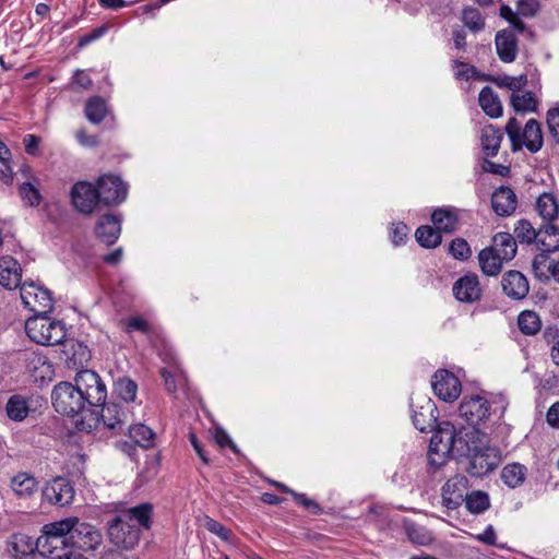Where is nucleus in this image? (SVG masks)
Returning a JSON list of instances; mask_svg holds the SVG:
<instances>
[{
    "label": "nucleus",
    "instance_id": "1",
    "mask_svg": "<svg viewBox=\"0 0 559 559\" xmlns=\"http://www.w3.org/2000/svg\"><path fill=\"white\" fill-rule=\"evenodd\" d=\"M106 397V385L96 372L88 369L79 371L74 383L64 381L56 384L51 393L56 412L69 417L87 412L98 415Z\"/></svg>",
    "mask_w": 559,
    "mask_h": 559
},
{
    "label": "nucleus",
    "instance_id": "2",
    "mask_svg": "<svg viewBox=\"0 0 559 559\" xmlns=\"http://www.w3.org/2000/svg\"><path fill=\"white\" fill-rule=\"evenodd\" d=\"M153 523V506L148 502L122 509L107 522L109 542L122 550L133 549L140 542L143 531Z\"/></svg>",
    "mask_w": 559,
    "mask_h": 559
},
{
    "label": "nucleus",
    "instance_id": "3",
    "mask_svg": "<svg viewBox=\"0 0 559 559\" xmlns=\"http://www.w3.org/2000/svg\"><path fill=\"white\" fill-rule=\"evenodd\" d=\"M498 411L497 418L501 419L506 411L502 400L490 403L479 395L464 397L459 407V415L471 426V430L464 435L465 438L481 436L484 432L480 431V427L485 426Z\"/></svg>",
    "mask_w": 559,
    "mask_h": 559
},
{
    "label": "nucleus",
    "instance_id": "4",
    "mask_svg": "<svg viewBox=\"0 0 559 559\" xmlns=\"http://www.w3.org/2000/svg\"><path fill=\"white\" fill-rule=\"evenodd\" d=\"M465 444L471 457L468 472L473 476L483 477L497 468L501 461L500 452L488 444L487 433L466 438Z\"/></svg>",
    "mask_w": 559,
    "mask_h": 559
},
{
    "label": "nucleus",
    "instance_id": "5",
    "mask_svg": "<svg viewBox=\"0 0 559 559\" xmlns=\"http://www.w3.org/2000/svg\"><path fill=\"white\" fill-rule=\"evenodd\" d=\"M506 132L511 141L512 150L518 151L525 146L531 153L538 152L544 143L540 123L535 119H530L523 130L521 122L515 118H510Z\"/></svg>",
    "mask_w": 559,
    "mask_h": 559
},
{
    "label": "nucleus",
    "instance_id": "6",
    "mask_svg": "<svg viewBox=\"0 0 559 559\" xmlns=\"http://www.w3.org/2000/svg\"><path fill=\"white\" fill-rule=\"evenodd\" d=\"M25 332L32 341L46 346L57 345L66 336L63 324L45 314H37L27 319Z\"/></svg>",
    "mask_w": 559,
    "mask_h": 559
},
{
    "label": "nucleus",
    "instance_id": "7",
    "mask_svg": "<svg viewBox=\"0 0 559 559\" xmlns=\"http://www.w3.org/2000/svg\"><path fill=\"white\" fill-rule=\"evenodd\" d=\"M413 424L421 432L432 430L437 426L438 409L435 402L425 394L411 397Z\"/></svg>",
    "mask_w": 559,
    "mask_h": 559
},
{
    "label": "nucleus",
    "instance_id": "8",
    "mask_svg": "<svg viewBox=\"0 0 559 559\" xmlns=\"http://www.w3.org/2000/svg\"><path fill=\"white\" fill-rule=\"evenodd\" d=\"M461 442L462 438L457 437L453 430H444L433 435L428 451V463L435 468L441 467L445 463V455Z\"/></svg>",
    "mask_w": 559,
    "mask_h": 559
},
{
    "label": "nucleus",
    "instance_id": "9",
    "mask_svg": "<svg viewBox=\"0 0 559 559\" xmlns=\"http://www.w3.org/2000/svg\"><path fill=\"white\" fill-rule=\"evenodd\" d=\"M100 417L97 419L98 424H103V426L114 433L124 432L127 427H129V423L133 420V414L129 408H126L116 403L105 404V402L99 406Z\"/></svg>",
    "mask_w": 559,
    "mask_h": 559
},
{
    "label": "nucleus",
    "instance_id": "10",
    "mask_svg": "<svg viewBox=\"0 0 559 559\" xmlns=\"http://www.w3.org/2000/svg\"><path fill=\"white\" fill-rule=\"evenodd\" d=\"M21 299L25 308L36 314H46L52 309L49 290L34 283H24L21 286Z\"/></svg>",
    "mask_w": 559,
    "mask_h": 559
},
{
    "label": "nucleus",
    "instance_id": "11",
    "mask_svg": "<svg viewBox=\"0 0 559 559\" xmlns=\"http://www.w3.org/2000/svg\"><path fill=\"white\" fill-rule=\"evenodd\" d=\"M97 190L100 203L116 205L127 198L128 188L120 177L106 174L97 179Z\"/></svg>",
    "mask_w": 559,
    "mask_h": 559
},
{
    "label": "nucleus",
    "instance_id": "12",
    "mask_svg": "<svg viewBox=\"0 0 559 559\" xmlns=\"http://www.w3.org/2000/svg\"><path fill=\"white\" fill-rule=\"evenodd\" d=\"M41 495L49 504L67 507L73 502L75 491L69 479L59 476L46 483Z\"/></svg>",
    "mask_w": 559,
    "mask_h": 559
},
{
    "label": "nucleus",
    "instance_id": "13",
    "mask_svg": "<svg viewBox=\"0 0 559 559\" xmlns=\"http://www.w3.org/2000/svg\"><path fill=\"white\" fill-rule=\"evenodd\" d=\"M73 206L83 214H92L100 203L97 186L88 181H78L70 192Z\"/></svg>",
    "mask_w": 559,
    "mask_h": 559
},
{
    "label": "nucleus",
    "instance_id": "14",
    "mask_svg": "<svg viewBox=\"0 0 559 559\" xmlns=\"http://www.w3.org/2000/svg\"><path fill=\"white\" fill-rule=\"evenodd\" d=\"M539 9V0H518L516 11H513L509 5H501L500 16L508 21L516 32L523 33L525 31V24L521 20V16L533 17L538 13Z\"/></svg>",
    "mask_w": 559,
    "mask_h": 559
},
{
    "label": "nucleus",
    "instance_id": "15",
    "mask_svg": "<svg viewBox=\"0 0 559 559\" xmlns=\"http://www.w3.org/2000/svg\"><path fill=\"white\" fill-rule=\"evenodd\" d=\"M71 537V548L85 551L96 550L103 542L99 530L92 524L80 521L79 518Z\"/></svg>",
    "mask_w": 559,
    "mask_h": 559
},
{
    "label": "nucleus",
    "instance_id": "16",
    "mask_svg": "<svg viewBox=\"0 0 559 559\" xmlns=\"http://www.w3.org/2000/svg\"><path fill=\"white\" fill-rule=\"evenodd\" d=\"M431 386L435 394L444 402H453L461 394V382L450 371L440 369L435 372Z\"/></svg>",
    "mask_w": 559,
    "mask_h": 559
},
{
    "label": "nucleus",
    "instance_id": "17",
    "mask_svg": "<svg viewBox=\"0 0 559 559\" xmlns=\"http://www.w3.org/2000/svg\"><path fill=\"white\" fill-rule=\"evenodd\" d=\"M468 489V479L464 475H455L448 479L442 487V500L447 508L456 509L465 501Z\"/></svg>",
    "mask_w": 559,
    "mask_h": 559
},
{
    "label": "nucleus",
    "instance_id": "18",
    "mask_svg": "<svg viewBox=\"0 0 559 559\" xmlns=\"http://www.w3.org/2000/svg\"><path fill=\"white\" fill-rule=\"evenodd\" d=\"M453 295L460 302L472 304L480 299L481 288L476 274H466L453 285Z\"/></svg>",
    "mask_w": 559,
    "mask_h": 559
},
{
    "label": "nucleus",
    "instance_id": "19",
    "mask_svg": "<svg viewBox=\"0 0 559 559\" xmlns=\"http://www.w3.org/2000/svg\"><path fill=\"white\" fill-rule=\"evenodd\" d=\"M502 289L504 294L515 300L523 299L530 292L527 278L519 271H509L502 277Z\"/></svg>",
    "mask_w": 559,
    "mask_h": 559
},
{
    "label": "nucleus",
    "instance_id": "20",
    "mask_svg": "<svg viewBox=\"0 0 559 559\" xmlns=\"http://www.w3.org/2000/svg\"><path fill=\"white\" fill-rule=\"evenodd\" d=\"M496 51L504 63H511L518 56V39L511 29H501L495 37Z\"/></svg>",
    "mask_w": 559,
    "mask_h": 559
},
{
    "label": "nucleus",
    "instance_id": "21",
    "mask_svg": "<svg viewBox=\"0 0 559 559\" xmlns=\"http://www.w3.org/2000/svg\"><path fill=\"white\" fill-rule=\"evenodd\" d=\"M121 231V221L118 216L106 214L97 221L95 233L106 245H112Z\"/></svg>",
    "mask_w": 559,
    "mask_h": 559
},
{
    "label": "nucleus",
    "instance_id": "22",
    "mask_svg": "<svg viewBox=\"0 0 559 559\" xmlns=\"http://www.w3.org/2000/svg\"><path fill=\"white\" fill-rule=\"evenodd\" d=\"M22 278V269L19 262L11 257L0 259V285L7 289H13L20 286Z\"/></svg>",
    "mask_w": 559,
    "mask_h": 559
},
{
    "label": "nucleus",
    "instance_id": "23",
    "mask_svg": "<svg viewBox=\"0 0 559 559\" xmlns=\"http://www.w3.org/2000/svg\"><path fill=\"white\" fill-rule=\"evenodd\" d=\"M491 206L500 216L511 215L516 209V195L511 188L500 187L492 193Z\"/></svg>",
    "mask_w": 559,
    "mask_h": 559
},
{
    "label": "nucleus",
    "instance_id": "24",
    "mask_svg": "<svg viewBox=\"0 0 559 559\" xmlns=\"http://www.w3.org/2000/svg\"><path fill=\"white\" fill-rule=\"evenodd\" d=\"M485 249H489L506 262L511 261L516 254V241L509 233H498L492 238V243Z\"/></svg>",
    "mask_w": 559,
    "mask_h": 559
},
{
    "label": "nucleus",
    "instance_id": "25",
    "mask_svg": "<svg viewBox=\"0 0 559 559\" xmlns=\"http://www.w3.org/2000/svg\"><path fill=\"white\" fill-rule=\"evenodd\" d=\"M431 221L440 233H453L459 225V214L453 207H439L431 214Z\"/></svg>",
    "mask_w": 559,
    "mask_h": 559
},
{
    "label": "nucleus",
    "instance_id": "26",
    "mask_svg": "<svg viewBox=\"0 0 559 559\" xmlns=\"http://www.w3.org/2000/svg\"><path fill=\"white\" fill-rule=\"evenodd\" d=\"M536 245L543 252L559 250V229L552 223H544L537 230Z\"/></svg>",
    "mask_w": 559,
    "mask_h": 559
},
{
    "label": "nucleus",
    "instance_id": "27",
    "mask_svg": "<svg viewBox=\"0 0 559 559\" xmlns=\"http://www.w3.org/2000/svg\"><path fill=\"white\" fill-rule=\"evenodd\" d=\"M37 548L44 556L57 559L56 555H63L64 549L71 548V545L62 538L53 536V534L44 533L37 539Z\"/></svg>",
    "mask_w": 559,
    "mask_h": 559
},
{
    "label": "nucleus",
    "instance_id": "28",
    "mask_svg": "<svg viewBox=\"0 0 559 559\" xmlns=\"http://www.w3.org/2000/svg\"><path fill=\"white\" fill-rule=\"evenodd\" d=\"M503 139L502 132L492 124L485 126L481 129L480 142L486 156L493 157L498 154L501 141Z\"/></svg>",
    "mask_w": 559,
    "mask_h": 559
},
{
    "label": "nucleus",
    "instance_id": "29",
    "mask_svg": "<svg viewBox=\"0 0 559 559\" xmlns=\"http://www.w3.org/2000/svg\"><path fill=\"white\" fill-rule=\"evenodd\" d=\"M536 210L545 223H552L558 218L559 204L552 193L545 192L536 201Z\"/></svg>",
    "mask_w": 559,
    "mask_h": 559
},
{
    "label": "nucleus",
    "instance_id": "30",
    "mask_svg": "<svg viewBox=\"0 0 559 559\" xmlns=\"http://www.w3.org/2000/svg\"><path fill=\"white\" fill-rule=\"evenodd\" d=\"M479 106L491 118H499L502 115V104L491 87L485 86L478 97Z\"/></svg>",
    "mask_w": 559,
    "mask_h": 559
},
{
    "label": "nucleus",
    "instance_id": "31",
    "mask_svg": "<svg viewBox=\"0 0 559 559\" xmlns=\"http://www.w3.org/2000/svg\"><path fill=\"white\" fill-rule=\"evenodd\" d=\"M5 413L13 421H23L29 413L28 400L20 394L9 397L5 404Z\"/></svg>",
    "mask_w": 559,
    "mask_h": 559
},
{
    "label": "nucleus",
    "instance_id": "32",
    "mask_svg": "<svg viewBox=\"0 0 559 559\" xmlns=\"http://www.w3.org/2000/svg\"><path fill=\"white\" fill-rule=\"evenodd\" d=\"M478 262L481 272L487 276H497L501 272L503 263H506L489 249H483L478 253Z\"/></svg>",
    "mask_w": 559,
    "mask_h": 559
},
{
    "label": "nucleus",
    "instance_id": "33",
    "mask_svg": "<svg viewBox=\"0 0 559 559\" xmlns=\"http://www.w3.org/2000/svg\"><path fill=\"white\" fill-rule=\"evenodd\" d=\"M403 527L408 539L413 544L426 546L432 543L433 536L430 531H428L425 526H421L414 521L405 519L403 521Z\"/></svg>",
    "mask_w": 559,
    "mask_h": 559
},
{
    "label": "nucleus",
    "instance_id": "34",
    "mask_svg": "<svg viewBox=\"0 0 559 559\" xmlns=\"http://www.w3.org/2000/svg\"><path fill=\"white\" fill-rule=\"evenodd\" d=\"M78 523V518L71 516L60 521H56L44 526V533L53 534V536L62 538L63 540L70 543L71 535L74 531L75 524Z\"/></svg>",
    "mask_w": 559,
    "mask_h": 559
},
{
    "label": "nucleus",
    "instance_id": "35",
    "mask_svg": "<svg viewBox=\"0 0 559 559\" xmlns=\"http://www.w3.org/2000/svg\"><path fill=\"white\" fill-rule=\"evenodd\" d=\"M84 112L90 122L99 124L107 116V104L100 96H93L86 102Z\"/></svg>",
    "mask_w": 559,
    "mask_h": 559
},
{
    "label": "nucleus",
    "instance_id": "36",
    "mask_svg": "<svg viewBox=\"0 0 559 559\" xmlns=\"http://www.w3.org/2000/svg\"><path fill=\"white\" fill-rule=\"evenodd\" d=\"M38 483L27 473H19L11 479V488L19 497H28L35 492Z\"/></svg>",
    "mask_w": 559,
    "mask_h": 559
},
{
    "label": "nucleus",
    "instance_id": "37",
    "mask_svg": "<svg viewBox=\"0 0 559 559\" xmlns=\"http://www.w3.org/2000/svg\"><path fill=\"white\" fill-rule=\"evenodd\" d=\"M526 476V467L520 463L506 465L501 471V479L510 488H516L523 484Z\"/></svg>",
    "mask_w": 559,
    "mask_h": 559
},
{
    "label": "nucleus",
    "instance_id": "38",
    "mask_svg": "<svg viewBox=\"0 0 559 559\" xmlns=\"http://www.w3.org/2000/svg\"><path fill=\"white\" fill-rule=\"evenodd\" d=\"M126 431H128L130 438L139 445L143 448H150L153 444L154 432L153 430L143 425H132L129 423V427H127Z\"/></svg>",
    "mask_w": 559,
    "mask_h": 559
},
{
    "label": "nucleus",
    "instance_id": "39",
    "mask_svg": "<svg viewBox=\"0 0 559 559\" xmlns=\"http://www.w3.org/2000/svg\"><path fill=\"white\" fill-rule=\"evenodd\" d=\"M417 242L424 248H436L442 241L441 233L431 226H420L415 233Z\"/></svg>",
    "mask_w": 559,
    "mask_h": 559
},
{
    "label": "nucleus",
    "instance_id": "40",
    "mask_svg": "<svg viewBox=\"0 0 559 559\" xmlns=\"http://www.w3.org/2000/svg\"><path fill=\"white\" fill-rule=\"evenodd\" d=\"M518 325L522 333L526 335H534L540 330V319L534 311H523L518 318Z\"/></svg>",
    "mask_w": 559,
    "mask_h": 559
},
{
    "label": "nucleus",
    "instance_id": "41",
    "mask_svg": "<svg viewBox=\"0 0 559 559\" xmlns=\"http://www.w3.org/2000/svg\"><path fill=\"white\" fill-rule=\"evenodd\" d=\"M115 392L122 401L127 403L134 402L138 392V384L132 379L122 377L115 382Z\"/></svg>",
    "mask_w": 559,
    "mask_h": 559
},
{
    "label": "nucleus",
    "instance_id": "42",
    "mask_svg": "<svg viewBox=\"0 0 559 559\" xmlns=\"http://www.w3.org/2000/svg\"><path fill=\"white\" fill-rule=\"evenodd\" d=\"M26 368L35 378H45V373L50 371L51 365L46 357L39 354L31 353L26 358Z\"/></svg>",
    "mask_w": 559,
    "mask_h": 559
},
{
    "label": "nucleus",
    "instance_id": "43",
    "mask_svg": "<svg viewBox=\"0 0 559 559\" xmlns=\"http://www.w3.org/2000/svg\"><path fill=\"white\" fill-rule=\"evenodd\" d=\"M464 502L467 510L475 514L486 511L490 506L488 495L483 491H473L468 493Z\"/></svg>",
    "mask_w": 559,
    "mask_h": 559
},
{
    "label": "nucleus",
    "instance_id": "44",
    "mask_svg": "<svg viewBox=\"0 0 559 559\" xmlns=\"http://www.w3.org/2000/svg\"><path fill=\"white\" fill-rule=\"evenodd\" d=\"M511 104L516 112L534 111L537 105L532 92H525L523 94L513 93Z\"/></svg>",
    "mask_w": 559,
    "mask_h": 559
},
{
    "label": "nucleus",
    "instance_id": "45",
    "mask_svg": "<svg viewBox=\"0 0 559 559\" xmlns=\"http://www.w3.org/2000/svg\"><path fill=\"white\" fill-rule=\"evenodd\" d=\"M462 21L466 27L473 32H478L484 28L485 21L481 13L475 8H466L463 10Z\"/></svg>",
    "mask_w": 559,
    "mask_h": 559
},
{
    "label": "nucleus",
    "instance_id": "46",
    "mask_svg": "<svg viewBox=\"0 0 559 559\" xmlns=\"http://www.w3.org/2000/svg\"><path fill=\"white\" fill-rule=\"evenodd\" d=\"M489 80L498 86L507 87L513 92L522 90L527 84V78L525 75H502L498 78H490Z\"/></svg>",
    "mask_w": 559,
    "mask_h": 559
},
{
    "label": "nucleus",
    "instance_id": "47",
    "mask_svg": "<svg viewBox=\"0 0 559 559\" xmlns=\"http://www.w3.org/2000/svg\"><path fill=\"white\" fill-rule=\"evenodd\" d=\"M203 526L209 532H211L212 534L219 537L222 540L227 542V543H233V539H234L233 532L230 530L226 528L223 524H221L216 520L206 516L203 520Z\"/></svg>",
    "mask_w": 559,
    "mask_h": 559
},
{
    "label": "nucleus",
    "instance_id": "48",
    "mask_svg": "<svg viewBox=\"0 0 559 559\" xmlns=\"http://www.w3.org/2000/svg\"><path fill=\"white\" fill-rule=\"evenodd\" d=\"M514 234L521 242L531 243L533 241L536 242L537 240V230H535L533 225L526 219L518 222L514 228Z\"/></svg>",
    "mask_w": 559,
    "mask_h": 559
},
{
    "label": "nucleus",
    "instance_id": "49",
    "mask_svg": "<svg viewBox=\"0 0 559 559\" xmlns=\"http://www.w3.org/2000/svg\"><path fill=\"white\" fill-rule=\"evenodd\" d=\"M549 252H543L538 255H536L532 262V269L534 271V274L538 278H548V273H550L552 263L549 262L548 258Z\"/></svg>",
    "mask_w": 559,
    "mask_h": 559
},
{
    "label": "nucleus",
    "instance_id": "50",
    "mask_svg": "<svg viewBox=\"0 0 559 559\" xmlns=\"http://www.w3.org/2000/svg\"><path fill=\"white\" fill-rule=\"evenodd\" d=\"M450 254L457 260H466L471 257L472 250L468 242L463 238H455L449 247Z\"/></svg>",
    "mask_w": 559,
    "mask_h": 559
},
{
    "label": "nucleus",
    "instance_id": "51",
    "mask_svg": "<svg viewBox=\"0 0 559 559\" xmlns=\"http://www.w3.org/2000/svg\"><path fill=\"white\" fill-rule=\"evenodd\" d=\"M20 195L31 206L38 205L40 202L38 190L29 182H24L21 186Z\"/></svg>",
    "mask_w": 559,
    "mask_h": 559
},
{
    "label": "nucleus",
    "instance_id": "52",
    "mask_svg": "<svg viewBox=\"0 0 559 559\" xmlns=\"http://www.w3.org/2000/svg\"><path fill=\"white\" fill-rule=\"evenodd\" d=\"M10 155L9 148L0 150V179L8 183L12 180V169L9 164L8 156Z\"/></svg>",
    "mask_w": 559,
    "mask_h": 559
},
{
    "label": "nucleus",
    "instance_id": "53",
    "mask_svg": "<svg viewBox=\"0 0 559 559\" xmlns=\"http://www.w3.org/2000/svg\"><path fill=\"white\" fill-rule=\"evenodd\" d=\"M91 359V352L87 348V346L78 343L75 346H73V354L72 357H70V361H73V365H80L83 366Z\"/></svg>",
    "mask_w": 559,
    "mask_h": 559
},
{
    "label": "nucleus",
    "instance_id": "54",
    "mask_svg": "<svg viewBox=\"0 0 559 559\" xmlns=\"http://www.w3.org/2000/svg\"><path fill=\"white\" fill-rule=\"evenodd\" d=\"M454 68L456 69L455 76H456V79H460V80H462V79L467 80L471 78H475L477 75L476 68L468 63L455 60Z\"/></svg>",
    "mask_w": 559,
    "mask_h": 559
},
{
    "label": "nucleus",
    "instance_id": "55",
    "mask_svg": "<svg viewBox=\"0 0 559 559\" xmlns=\"http://www.w3.org/2000/svg\"><path fill=\"white\" fill-rule=\"evenodd\" d=\"M292 496L298 504L309 510L312 514H319L321 512L322 509L319 503L308 498L305 493L292 492Z\"/></svg>",
    "mask_w": 559,
    "mask_h": 559
},
{
    "label": "nucleus",
    "instance_id": "56",
    "mask_svg": "<svg viewBox=\"0 0 559 559\" xmlns=\"http://www.w3.org/2000/svg\"><path fill=\"white\" fill-rule=\"evenodd\" d=\"M408 235V227L404 223H395L391 226V239L396 246L404 243Z\"/></svg>",
    "mask_w": 559,
    "mask_h": 559
},
{
    "label": "nucleus",
    "instance_id": "57",
    "mask_svg": "<svg viewBox=\"0 0 559 559\" xmlns=\"http://www.w3.org/2000/svg\"><path fill=\"white\" fill-rule=\"evenodd\" d=\"M547 126L550 134L559 142V108L548 110Z\"/></svg>",
    "mask_w": 559,
    "mask_h": 559
},
{
    "label": "nucleus",
    "instance_id": "58",
    "mask_svg": "<svg viewBox=\"0 0 559 559\" xmlns=\"http://www.w3.org/2000/svg\"><path fill=\"white\" fill-rule=\"evenodd\" d=\"M39 143H40V139L35 134H26L23 139L25 152L28 155L36 156L38 154Z\"/></svg>",
    "mask_w": 559,
    "mask_h": 559
},
{
    "label": "nucleus",
    "instance_id": "59",
    "mask_svg": "<svg viewBox=\"0 0 559 559\" xmlns=\"http://www.w3.org/2000/svg\"><path fill=\"white\" fill-rule=\"evenodd\" d=\"M214 439L219 447H230L234 451H237L236 445L234 444L230 437L224 429L219 427L216 428L214 431Z\"/></svg>",
    "mask_w": 559,
    "mask_h": 559
},
{
    "label": "nucleus",
    "instance_id": "60",
    "mask_svg": "<svg viewBox=\"0 0 559 559\" xmlns=\"http://www.w3.org/2000/svg\"><path fill=\"white\" fill-rule=\"evenodd\" d=\"M73 83L83 90H90L93 85L92 79L83 70L75 71L73 75Z\"/></svg>",
    "mask_w": 559,
    "mask_h": 559
},
{
    "label": "nucleus",
    "instance_id": "61",
    "mask_svg": "<svg viewBox=\"0 0 559 559\" xmlns=\"http://www.w3.org/2000/svg\"><path fill=\"white\" fill-rule=\"evenodd\" d=\"M148 329L147 322L140 317H132L127 320V331H140L145 333Z\"/></svg>",
    "mask_w": 559,
    "mask_h": 559
},
{
    "label": "nucleus",
    "instance_id": "62",
    "mask_svg": "<svg viewBox=\"0 0 559 559\" xmlns=\"http://www.w3.org/2000/svg\"><path fill=\"white\" fill-rule=\"evenodd\" d=\"M104 34H105V27H97V28L93 29L91 33L82 36L79 39L78 46L80 48L85 47L88 44H91L92 41L100 38Z\"/></svg>",
    "mask_w": 559,
    "mask_h": 559
},
{
    "label": "nucleus",
    "instance_id": "63",
    "mask_svg": "<svg viewBox=\"0 0 559 559\" xmlns=\"http://www.w3.org/2000/svg\"><path fill=\"white\" fill-rule=\"evenodd\" d=\"M547 421L551 427L559 428V402L548 409Z\"/></svg>",
    "mask_w": 559,
    "mask_h": 559
},
{
    "label": "nucleus",
    "instance_id": "64",
    "mask_svg": "<svg viewBox=\"0 0 559 559\" xmlns=\"http://www.w3.org/2000/svg\"><path fill=\"white\" fill-rule=\"evenodd\" d=\"M98 3L104 9L119 10L127 5L126 0H98Z\"/></svg>",
    "mask_w": 559,
    "mask_h": 559
}]
</instances>
